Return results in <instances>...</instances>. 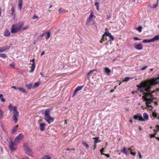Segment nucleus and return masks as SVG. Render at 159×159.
Wrapping results in <instances>:
<instances>
[{
  "label": "nucleus",
  "mask_w": 159,
  "mask_h": 159,
  "mask_svg": "<svg viewBox=\"0 0 159 159\" xmlns=\"http://www.w3.org/2000/svg\"><path fill=\"white\" fill-rule=\"evenodd\" d=\"M10 66L11 67H14L15 66V64L14 63H11L10 65Z\"/></svg>",
  "instance_id": "obj_48"
},
{
  "label": "nucleus",
  "mask_w": 159,
  "mask_h": 159,
  "mask_svg": "<svg viewBox=\"0 0 159 159\" xmlns=\"http://www.w3.org/2000/svg\"><path fill=\"white\" fill-rule=\"evenodd\" d=\"M94 148H93V150H94L95 148H96V144H94Z\"/></svg>",
  "instance_id": "obj_58"
},
{
  "label": "nucleus",
  "mask_w": 159,
  "mask_h": 159,
  "mask_svg": "<svg viewBox=\"0 0 159 159\" xmlns=\"http://www.w3.org/2000/svg\"><path fill=\"white\" fill-rule=\"evenodd\" d=\"M35 67V65L34 63H32L31 67L30 72H33L34 70Z\"/></svg>",
  "instance_id": "obj_20"
},
{
  "label": "nucleus",
  "mask_w": 159,
  "mask_h": 159,
  "mask_svg": "<svg viewBox=\"0 0 159 159\" xmlns=\"http://www.w3.org/2000/svg\"><path fill=\"white\" fill-rule=\"evenodd\" d=\"M23 25L24 23L23 22H19L13 25L11 29V32L13 34L17 33L22 28Z\"/></svg>",
  "instance_id": "obj_2"
},
{
  "label": "nucleus",
  "mask_w": 159,
  "mask_h": 159,
  "mask_svg": "<svg viewBox=\"0 0 159 159\" xmlns=\"http://www.w3.org/2000/svg\"><path fill=\"white\" fill-rule=\"evenodd\" d=\"M3 96V95L2 94H0V98L1 101L2 102H5V99L2 98Z\"/></svg>",
  "instance_id": "obj_31"
},
{
  "label": "nucleus",
  "mask_w": 159,
  "mask_h": 159,
  "mask_svg": "<svg viewBox=\"0 0 159 159\" xmlns=\"http://www.w3.org/2000/svg\"><path fill=\"white\" fill-rule=\"evenodd\" d=\"M46 33L47 35V36L46 37L45 39H48L50 37L51 32H48Z\"/></svg>",
  "instance_id": "obj_34"
},
{
  "label": "nucleus",
  "mask_w": 159,
  "mask_h": 159,
  "mask_svg": "<svg viewBox=\"0 0 159 159\" xmlns=\"http://www.w3.org/2000/svg\"><path fill=\"white\" fill-rule=\"evenodd\" d=\"M38 18H39V17L38 16H36L35 15H34L32 18L33 19H37Z\"/></svg>",
  "instance_id": "obj_45"
},
{
  "label": "nucleus",
  "mask_w": 159,
  "mask_h": 159,
  "mask_svg": "<svg viewBox=\"0 0 159 159\" xmlns=\"http://www.w3.org/2000/svg\"><path fill=\"white\" fill-rule=\"evenodd\" d=\"M10 48V47L6 45L2 47H0V52H4L6 50Z\"/></svg>",
  "instance_id": "obj_13"
},
{
  "label": "nucleus",
  "mask_w": 159,
  "mask_h": 159,
  "mask_svg": "<svg viewBox=\"0 0 159 159\" xmlns=\"http://www.w3.org/2000/svg\"><path fill=\"white\" fill-rule=\"evenodd\" d=\"M151 117H153V119L157 118L159 120V114L157 113L155 111H153L152 112Z\"/></svg>",
  "instance_id": "obj_10"
},
{
  "label": "nucleus",
  "mask_w": 159,
  "mask_h": 159,
  "mask_svg": "<svg viewBox=\"0 0 159 159\" xmlns=\"http://www.w3.org/2000/svg\"><path fill=\"white\" fill-rule=\"evenodd\" d=\"M22 159H30L28 157H25L22 158Z\"/></svg>",
  "instance_id": "obj_56"
},
{
  "label": "nucleus",
  "mask_w": 159,
  "mask_h": 159,
  "mask_svg": "<svg viewBox=\"0 0 159 159\" xmlns=\"http://www.w3.org/2000/svg\"><path fill=\"white\" fill-rule=\"evenodd\" d=\"M10 112L13 114V120L15 123H16L18 121V117L19 115V112L17 111V107L16 106L13 107L11 104H10L8 107Z\"/></svg>",
  "instance_id": "obj_1"
},
{
  "label": "nucleus",
  "mask_w": 159,
  "mask_h": 159,
  "mask_svg": "<svg viewBox=\"0 0 159 159\" xmlns=\"http://www.w3.org/2000/svg\"><path fill=\"white\" fill-rule=\"evenodd\" d=\"M158 0H157V2L156 4L154 5V6L153 7L155 8V7H157V5L158 3Z\"/></svg>",
  "instance_id": "obj_53"
},
{
  "label": "nucleus",
  "mask_w": 159,
  "mask_h": 159,
  "mask_svg": "<svg viewBox=\"0 0 159 159\" xmlns=\"http://www.w3.org/2000/svg\"><path fill=\"white\" fill-rule=\"evenodd\" d=\"M109 38H110L111 39V41H113L114 40V38L111 35V34L110 36H109Z\"/></svg>",
  "instance_id": "obj_41"
},
{
  "label": "nucleus",
  "mask_w": 159,
  "mask_h": 159,
  "mask_svg": "<svg viewBox=\"0 0 159 159\" xmlns=\"http://www.w3.org/2000/svg\"><path fill=\"white\" fill-rule=\"evenodd\" d=\"M1 12H2V9L0 7V17L1 16Z\"/></svg>",
  "instance_id": "obj_61"
},
{
  "label": "nucleus",
  "mask_w": 159,
  "mask_h": 159,
  "mask_svg": "<svg viewBox=\"0 0 159 159\" xmlns=\"http://www.w3.org/2000/svg\"><path fill=\"white\" fill-rule=\"evenodd\" d=\"M50 111L51 110L50 109H47L45 110L44 113L45 119L46 121L49 124L54 121V119L51 117L50 115Z\"/></svg>",
  "instance_id": "obj_3"
},
{
  "label": "nucleus",
  "mask_w": 159,
  "mask_h": 159,
  "mask_svg": "<svg viewBox=\"0 0 159 159\" xmlns=\"http://www.w3.org/2000/svg\"><path fill=\"white\" fill-rule=\"evenodd\" d=\"M95 16L94 15L93 13V11H91L90 12V15H89V18L87 20V23H88L90 22V20L93 17H95Z\"/></svg>",
  "instance_id": "obj_12"
},
{
  "label": "nucleus",
  "mask_w": 159,
  "mask_h": 159,
  "mask_svg": "<svg viewBox=\"0 0 159 159\" xmlns=\"http://www.w3.org/2000/svg\"><path fill=\"white\" fill-rule=\"evenodd\" d=\"M40 83L39 82H36L35 83L34 85V88L37 87L39 86Z\"/></svg>",
  "instance_id": "obj_37"
},
{
  "label": "nucleus",
  "mask_w": 159,
  "mask_h": 159,
  "mask_svg": "<svg viewBox=\"0 0 159 159\" xmlns=\"http://www.w3.org/2000/svg\"><path fill=\"white\" fill-rule=\"evenodd\" d=\"M82 143L87 149H88L89 148V146L88 144L85 142L83 141L82 142Z\"/></svg>",
  "instance_id": "obj_27"
},
{
  "label": "nucleus",
  "mask_w": 159,
  "mask_h": 159,
  "mask_svg": "<svg viewBox=\"0 0 159 159\" xmlns=\"http://www.w3.org/2000/svg\"><path fill=\"white\" fill-rule=\"evenodd\" d=\"M46 126L45 124L44 123H41L39 124V129L41 131H44L45 130Z\"/></svg>",
  "instance_id": "obj_14"
},
{
  "label": "nucleus",
  "mask_w": 159,
  "mask_h": 159,
  "mask_svg": "<svg viewBox=\"0 0 159 159\" xmlns=\"http://www.w3.org/2000/svg\"><path fill=\"white\" fill-rule=\"evenodd\" d=\"M156 134V133H155L154 134H151L150 135V137L151 138H152V137H155L156 138V137H155V135Z\"/></svg>",
  "instance_id": "obj_44"
},
{
  "label": "nucleus",
  "mask_w": 159,
  "mask_h": 159,
  "mask_svg": "<svg viewBox=\"0 0 159 159\" xmlns=\"http://www.w3.org/2000/svg\"><path fill=\"white\" fill-rule=\"evenodd\" d=\"M28 27H29V26H27L22 28V29L23 30H25L27 29L28 28Z\"/></svg>",
  "instance_id": "obj_49"
},
{
  "label": "nucleus",
  "mask_w": 159,
  "mask_h": 159,
  "mask_svg": "<svg viewBox=\"0 0 159 159\" xmlns=\"http://www.w3.org/2000/svg\"><path fill=\"white\" fill-rule=\"evenodd\" d=\"M143 43H148L152 42V39H144L142 41Z\"/></svg>",
  "instance_id": "obj_25"
},
{
  "label": "nucleus",
  "mask_w": 159,
  "mask_h": 159,
  "mask_svg": "<svg viewBox=\"0 0 159 159\" xmlns=\"http://www.w3.org/2000/svg\"><path fill=\"white\" fill-rule=\"evenodd\" d=\"M148 67V66H146L143 67L141 69V70H144Z\"/></svg>",
  "instance_id": "obj_47"
},
{
  "label": "nucleus",
  "mask_w": 159,
  "mask_h": 159,
  "mask_svg": "<svg viewBox=\"0 0 159 159\" xmlns=\"http://www.w3.org/2000/svg\"><path fill=\"white\" fill-rule=\"evenodd\" d=\"M82 86H80V87H78L77 88H76L75 89V90L74 92V93L73 95V97L74 96H75V94L78 91L81 90L82 89Z\"/></svg>",
  "instance_id": "obj_15"
},
{
  "label": "nucleus",
  "mask_w": 159,
  "mask_h": 159,
  "mask_svg": "<svg viewBox=\"0 0 159 159\" xmlns=\"http://www.w3.org/2000/svg\"><path fill=\"white\" fill-rule=\"evenodd\" d=\"M143 117L144 118V119L145 120H145H148V116L147 114L144 112L143 113Z\"/></svg>",
  "instance_id": "obj_18"
},
{
  "label": "nucleus",
  "mask_w": 159,
  "mask_h": 159,
  "mask_svg": "<svg viewBox=\"0 0 159 159\" xmlns=\"http://www.w3.org/2000/svg\"><path fill=\"white\" fill-rule=\"evenodd\" d=\"M133 39L134 40H141V39H139L137 37H134L133 38Z\"/></svg>",
  "instance_id": "obj_40"
},
{
  "label": "nucleus",
  "mask_w": 159,
  "mask_h": 159,
  "mask_svg": "<svg viewBox=\"0 0 159 159\" xmlns=\"http://www.w3.org/2000/svg\"><path fill=\"white\" fill-rule=\"evenodd\" d=\"M105 32H109L108 29L107 28H106L105 29Z\"/></svg>",
  "instance_id": "obj_59"
},
{
  "label": "nucleus",
  "mask_w": 159,
  "mask_h": 159,
  "mask_svg": "<svg viewBox=\"0 0 159 159\" xmlns=\"http://www.w3.org/2000/svg\"><path fill=\"white\" fill-rule=\"evenodd\" d=\"M130 153V154L131 155H133L135 156L136 155V152H132V150L131 151Z\"/></svg>",
  "instance_id": "obj_46"
},
{
  "label": "nucleus",
  "mask_w": 159,
  "mask_h": 159,
  "mask_svg": "<svg viewBox=\"0 0 159 159\" xmlns=\"http://www.w3.org/2000/svg\"><path fill=\"white\" fill-rule=\"evenodd\" d=\"M104 71L107 75L109 76L111 72V70L107 67H106L104 68Z\"/></svg>",
  "instance_id": "obj_11"
},
{
  "label": "nucleus",
  "mask_w": 159,
  "mask_h": 159,
  "mask_svg": "<svg viewBox=\"0 0 159 159\" xmlns=\"http://www.w3.org/2000/svg\"><path fill=\"white\" fill-rule=\"evenodd\" d=\"M155 127L157 128V131H159V125H157Z\"/></svg>",
  "instance_id": "obj_50"
},
{
  "label": "nucleus",
  "mask_w": 159,
  "mask_h": 159,
  "mask_svg": "<svg viewBox=\"0 0 159 159\" xmlns=\"http://www.w3.org/2000/svg\"><path fill=\"white\" fill-rule=\"evenodd\" d=\"M51 157L49 155H47L44 156L41 159H51Z\"/></svg>",
  "instance_id": "obj_29"
},
{
  "label": "nucleus",
  "mask_w": 159,
  "mask_h": 159,
  "mask_svg": "<svg viewBox=\"0 0 159 159\" xmlns=\"http://www.w3.org/2000/svg\"><path fill=\"white\" fill-rule=\"evenodd\" d=\"M152 42L159 40V35H156L152 39Z\"/></svg>",
  "instance_id": "obj_19"
},
{
  "label": "nucleus",
  "mask_w": 159,
  "mask_h": 159,
  "mask_svg": "<svg viewBox=\"0 0 159 159\" xmlns=\"http://www.w3.org/2000/svg\"><path fill=\"white\" fill-rule=\"evenodd\" d=\"M45 33H43V34H42L41 35V37H43V36H44V34H45Z\"/></svg>",
  "instance_id": "obj_63"
},
{
  "label": "nucleus",
  "mask_w": 159,
  "mask_h": 159,
  "mask_svg": "<svg viewBox=\"0 0 159 159\" xmlns=\"http://www.w3.org/2000/svg\"><path fill=\"white\" fill-rule=\"evenodd\" d=\"M0 57L5 58L7 57V56L4 53H0Z\"/></svg>",
  "instance_id": "obj_33"
},
{
  "label": "nucleus",
  "mask_w": 159,
  "mask_h": 159,
  "mask_svg": "<svg viewBox=\"0 0 159 159\" xmlns=\"http://www.w3.org/2000/svg\"><path fill=\"white\" fill-rule=\"evenodd\" d=\"M68 121V120H66L65 121V124H67V122Z\"/></svg>",
  "instance_id": "obj_62"
},
{
  "label": "nucleus",
  "mask_w": 159,
  "mask_h": 159,
  "mask_svg": "<svg viewBox=\"0 0 159 159\" xmlns=\"http://www.w3.org/2000/svg\"><path fill=\"white\" fill-rule=\"evenodd\" d=\"M111 34V33H109V32H105L104 34H103V36H109Z\"/></svg>",
  "instance_id": "obj_35"
},
{
  "label": "nucleus",
  "mask_w": 159,
  "mask_h": 159,
  "mask_svg": "<svg viewBox=\"0 0 159 159\" xmlns=\"http://www.w3.org/2000/svg\"><path fill=\"white\" fill-rule=\"evenodd\" d=\"M95 71V70H90L87 74V76L88 77L90 74H91L93 71Z\"/></svg>",
  "instance_id": "obj_38"
},
{
  "label": "nucleus",
  "mask_w": 159,
  "mask_h": 159,
  "mask_svg": "<svg viewBox=\"0 0 159 159\" xmlns=\"http://www.w3.org/2000/svg\"><path fill=\"white\" fill-rule=\"evenodd\" d=\"M18 126V125H17L13 127L11 130V132L12 133H14L16 131Z\"/></svg>",
  "instance_id": "obj_23"
},
{
  "label": "nucleus",
  "mask_w": 159,
  "mask_h": 159,
  "mask_svg": "<svg viewBox=\"0 0 159 159\" xmlns=\"http://www.w3.org/2000/svg\"><path fill=\"white\" fill-rule=\"evenodd\" d=\"M104 148H101V149L100 150V152L101 153V155H103L104 154V153H103V152L104 151Z\"/></svg>",
  "instance_id": "obj_39"
},
{
  "label": "nucleus",
  "mask_w": 159,
  "mask_h": 159,
  "mask_svg": "<svg viewBox=\"0 0 159 159\" xmlns=\"http://www.w3.org/2000/svg\"><path fill=\"white\" fill-rule=\"evenodd\" d=\"M10 35V32L9 30L6 29L4 32V36L6 37Z\"/></svg>",
  "instance_id": "obj_16"
},
{
  "label": "nucleus",
  "mask_w": 159,
  "mask_h": 159,
  "mask_svg": "<svg viewBox=\"0 0 159 159\" xmlns=\"http://www.w3.org/2000/svg\"><path fill=\"white\" fill-rule=\"evenodd\" d=\"M129 122H130V123H131V124H132V123H133V121H132V120H129Z\"/></svg>",
  "instance_id": "obj_64"
},
{
  "label": "nucleus",
  "mask_w": 159,
  "mask_h": 159,
  "mask_svg": "<svg viewBox=\"0 0 159 159\" xmlns=\"http://www.w3.org/2000/svg\"><path fill=\"white\" fill-rule=\"evenodd\" d=\"M94 5L96 7H98L99 6V3L98 2H95Z\"/></svg>",
  "instance_id": "obj_43"
},
{
  "label": "nucleus",
  "mask_w": 159,
  "mask_h": 159,
  "mask_svg": "<svg viewBox=\"0 0 159 159\" xmlns=\"http://www.w3.org/2000/svg\"><path fill=\"white\" fill-rule=\"evenodd\" d=\"M103 155L106 156V157H110L109 154H103Z\"/></svg>",
  "instance_id": "obj_54"
},
{
  "label": "nucleus",
  "mask_w": 159,
  "mask_h": 159,
  "mask_svg": "<svg viewBox=\"0 0 159 159\" xmlns=\"http://www.w3.org/2000/svg\"><path fill=\"white\" fill-rule=\"evenodd\" d=\"M23 147L25 152L27 154L32 157H34L32 155L33 153L32 150L29 147L27 143H24L23 145Z\"/></svg>",
  "instance_id": "obj_4"
},
{
  "label": "nucleus",
  "mask_w": 159,
  "mask_h": 159,
  "mask_svg": "<svg viewBox=\"0 0 159 159\" xmlns=\"http://www.w3.org/2000/svg\"><path fill=\"white\" fill-rule=\"evenodd\" d=\"M129 79H132V78L129 77H126L123 80V81L127 82L128 81Z\"/></svg>",
  "instance_id": "obj_36"
},
{
  "label": "nucleus",
  "mask_w": 159,
  "mask_h": 159,
  "mask_svg": "<svg viewBox=\"0 0 159 159\" xmlns=\"http://www.w3.org/2000/svg\"><path fill=\"white\" fill-rule=\"evenodd\" d=\"M24 138V135L22 133H20L16 137L14 141L18 144Z\"/></svg>",
  "instance_id": "obj_6"
},
{
  "label": "nucleus",
  "mask_w": 159,
  "mask_h": 159,
  "mask_svg": "<svg viewBox=\"0 0 159 159\" xmlns=\"http://www.w3.org/2000/svg\"><path fill=\"white\" fill-rule=\"evenodd\" d=\"M11 10L12 11V14H13V13H14V11H15V9H14V7L13 6L11 7Z\"/></svg>",
  "instance_id": "obj_42"
},
{
  "label": "nucleus",
  "mask_w": 159,
  "mask_h": 159,
  "mask_svg": "<svg viewBox=\"0 0 159 159\" xmlns=\"http://www.w3.org/2000/svg\"><path fill=\"white\" fill-rule=\"evenodd\" d=\"M45 53V51H43V52H42V53H41V56H43V55Z\"/></svg>",
  "instance_id": "obj_55"
},
{
  "label": "nucleus",
  "mask_w": 159,
  "mask_h": 159,
  "mask_svg": "<svg viewBox=\"0 0 159 159\" xmlns=\"http://www.w3.org/2000/svg\"><path fill=\"white\" fill-rule=\"evenodd\" d=\"M107 38L106 37V36H103V35L102 36V38L100 40V42L102 43L103 41L107 40Z\"/></svg>",
  "instance_id": "obj_22"
},
{
  "label": "nucleus",
  "mask_w": 159,
  "mask_h": 159,
  "mask_svg": "<svg viewBox=\"0 0 159 159\" xmlns=\"http://www.w3.org/2000/svg\"><path fill=\"white\" fill-rule=\"evenodd\" d=\"M18 144L14 141L11 140L9 146V148L11 151H13L16 150L17 149V146Z\"/></svg>",
  "instance_id": "obj_5"
},
{
  "label": "nucleus",
  "mask_w": 159,
  "mask_h": 159,
  "mask_svg": "<svg viewBox=\"0 0 159 159\" xmlns=\"http://www.w3.org/2000/svg\"><path fill=\"white\" fill-rule=\"evenodd\" d=\"M25 86L29 89H31L32 86V85L31 84H29L25 85Z\"/></svg>",
  "instance_id": "obj_32"
},
{
  "label": "nucleus",
  "mask_w": 159,
  "mask_h": 159,
  "mask_svg": "<svg viewBox=\"0 0 159 159\" xmlns=\"http://www.w3.org/2000/svg\"><path fill=\"white\" fill-rule=\"evenodd\" d=\"M131 150V149L130 148H126L125 147H123L120 151L121 152H123L126 155H127L129 154V152H130Z\"/></svg>",
  "instance_id": "obj_8"
},
{
  "label": "nucleus",
  "mask_w": 159,
  "mask_h": 159,
  "mask_svg": "<svg viewBox=\"0 0 159 159\" xmlns=\"http://www.w3.org/2000/svg\"><path fill=\"white\" fill-rule=\"evenodd\" d=\"M66 12V10L65 9H63L61 7L60 8L59 10V14H61L62 13H65Z\"/></svg>",
  "instance_id": "obj_24"
},
{
  "label": "nucleus",
  "mask_w": 159,
  "mask_h": 159,
  "mask_svg": "<svg viewBox=\"0 0 159 159\" xmlns=\"http://www.w3.org/2000/svg\"><path fill=\"white\" fill-rule=\"evenodd\" d=\"M11 88H13L14 89H18V88L16 87L15 86H12L11 87Z\"/></svg>",
  "instance_id": "obj_57"
},
{
  "label": "nucleus",
  "mask_w": 159,
  "mask_h": 159,
  "mask_svg": "<svg viewBox=\"0 0 159 159\" xmlns=\"http://www.w3.org/2000/svg\"><path fill=\"white\" fill-rule=\"evenodd\" d=\"M133 118L135 120L140 121H145V120L143 118L141 115L139 113H137L136 115H134L133 116Z\"/></svg>",
  "instance_id": "obj_7"
},
{
  "label": "nucleus",
  "mask_w": 159,
  "mask_h": 159,
  "mask_svg": "<svg viewBox=\"0 0 159 159\" xmlns=\"http://www.w3.org/2000/svg\"><path fill=\"white\" fill-rule=\"evenodd\" d=\"M23 1L22 0H19L18 7L20 9V11L22 9Z\"/></svg>",
  "instance_id": "obj_17"
},
{
  "label": "nucleus",
  "mask_w": 159,
  "mask_h": 159,
  "mask_svg": "<svg viewBox=\"0 0 159 159\" xmlns=\"http://www.w3.org/2000/svg\"><path fill=\"white\" fill-rule=\"evenodd\" d=\"M18 89H19L20 91L22 92L23 93H27L25 89L22 88L21 87H19L18 88Z\"/></svg>",
  "instance_id": "obj_28"
},
{
  "label": "nucleus",
  "mask_w": 159,
  "mask_h": 159,
  "mask_svg": "<svg viewBox=\"0 0 159 159\" xmlns=\"http://www.w3.org/2000/svg\"><path fill=\"white\" fill-rule=\"evenodd\" d=\"M154 104H155V105H157V102H154Z\"/></svg>",
  "instance_id": "obj_60"
},
{
  "label": "nucleus",
  "mask_w": 159,
  "mask_h": 159,
  "mask_svg": "<svg viewBox=\"0 0 159 159\" xmlns=\"http://www.w3.org/2000/svg\"><path fill=\"white\" fill-rule=\"evenodd\" d=\"M99 137L93 138V139H94V141H93L94 144H96L100 142V140H98Z\"/></svg>",
  "instance_id": "obj_21"
},
{
  "label": "nucleus",
  "mask_w": 159,
  "mask_h": 159,
  "mask_svg": "<svg viewBox=\"0 0 159 159\" xmlns=\"http://www.w3.org/2000/svg\"><path fill=\"white\" fill-rule=\"evenodd\" d=\"M138 154H139V158H142V157L141 154L140 153V152H138Z\"/></svg>",
  "instance_id": "obj_51"
},
{
  "label": "nucleus",
  "mask_w": 159,
  "mask_h": 159,
  "mask_svg": "<svg viewBox=\"0 0 159 159\" xmlns=\"http://www.w3.org/2000/svg\"><path fill=\"white\" fill-rule=\"evenodd\" d=\"M34 61L35 59H33L31 60H30V61H32V63H34V64H35Z\"/></svg>",
  "instance_id": "obj_52"
},
{
  "label": "nucleus",
  "mask_w": 159,
  "mask_h": 159,
  "mask_svg": "<svg viewBox=\"0 0 159 159\" xmlns=\"http://www.w3.org/2000/svg\"><path fill=\"white\" fill-rule=\"evenodd\" d=\"M4 113V111L2 110L1 108H0V119L3 117Z\"/></svg>",
  "instance_id": "obj_26"
},
{
  "label": "nucleus",
  "mask_w": 159,
  "mask_h": 159,
  "mask_svg": "<svg viewBox=\"0 0 159 159\" xmlns=\"http://www.w3.org/2000/svg\"><path fill=\"white\" fill-rule=\"evenodd\" d=\"M143 28L140 26H139L138 28L136 29V30L139 31V32H141Z\"/></svg>",
  "instance_id": "obj_30"
},
{
  "label": "nucleus",
  "mask_w": 159,
  "mask_h": 159,
  "mask_svg": "<svg viewBox=\"0 0 159 159\" xmlns=\"http://www.w3.org/2000/svg\"><path fill=\"white\" fill-rule=\"evenodd\" d=\"M134 47L136 49L138 50H141L143 48V46L141 43H135L134 44Z\"/></svg>",
  "instance_id": "obj_9"
}]
</instances>
